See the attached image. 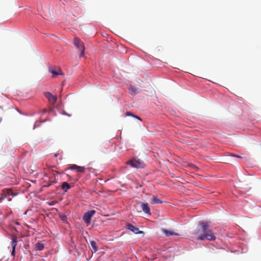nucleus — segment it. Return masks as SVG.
Here are the masks:
<instances>
[{
	"mask_svg": "<svg viewBox=\"0 0 261 261\" xmlns=\"http://www.w3.org/2000/svg\"><path fill=\"white\" fill-rule=\"evenodd\" d=\"M210 225L207 222H199L196 229L193 234L197 240L203 241L207 240L209 241H214L216 237L213 232L209 228Z\"/></svg>",
	"mask_w": 261,
	"mask_h": 261,
	"instance_id": "f257e3e1",
	"label": "nucleus"
},
{
	"mask_svg": "<svg viewBox=\"0 0 261 261\" xmlns=\"http://www.w3.org/2000/svg\"><path fill=\"white\" fill-rule=\"evenodd\" d=\"M58 174V172L56 171H54L53 169L49 168L46 169L44 172L43 180L44 182L46 183L43 186L45 187H48L54 183H56V175Z\"/></svg>",
	"mask_w": 261,
	"mask_h": 261,
	"instance_id": "f03ea898",
	"label": "nucleus"
},
{
	"mask_svg": "<svg viewBox=\"0 0 261 261\" xmlns=\"http://www.w3.org/2000/svg\"><path fill=\"white\" fill-rule=\"evenodd\" d=\"M95 213V211L94 210H91L84 214L83 219L87 225L90 223L91 218Z\"/></svg>",
	"mask_w": 261,
	"mask_h": 261,
	"instance_id": "7ed1b4c3",
	"label": "nucleus"
},
{
	"mask_svg": "<svg viewBox=\"0 0 261 261\" xmlns=\"http://www.w3.org/2000/svg\"><path fill=\"white\" fill-rule=\"evenodd\" d=\"M74 44L81 51V57L84 56L85 46L83 42L79 38H75L74 39Z\"/></svg>",
	"mask_w": 261,
	"mask_h": 261,
	"instance_id": "20e7f679",
	"label": "nucleus"
},
{
	"mask_svg": "<svg viewBox=\"0 0 261 261\" xmlns=\"http://www.w3.org/2000/svg\"><path fill=\"white\" fill-rule=\"evenodd\" d=\"M44 96L46 97V98H47L48 101L51 105H54L56 102L57 100V97L56 96L53 95L50 92H45Z\"/></svg>",
	"mask_w": 261,
	"mask_h": 261,
	"instance_id": "39448f33",
	"label": "nucleus"
},
{
	"mask_svg": "<svg viewBox=\"0 0 261 261\" xmlns=\"http://www.w3.org/2000/svg\"><path fill=\"white\" fill-rule=\"evenodd\" d=\"M48 71L53 74V76L55 77L58 75H62L63 72L61 70V69L60 68H49L48 69Z\"/></svg>",
	"mask_w": 261,
	"mask_h": 261,
	"instance_id": "423d86ee",
	"label": "nucleus"
},
{
	"mask_svg": "<svg viewBox=\"0 0 261 261\" xmlns=\"http://www.w3.org/2000/svg\"><path fill=\"white\" fill-rule=\"evenodd\" d=\"M127 228L133 232H134L136 234L141 233H143L142 231H140L138 228L135 227L131 224H128L127 225Z\"/></svg>",
	"mask_w": 261,
	"mask_h": 261,
	"instance_id": "0eeeda50",
	"label": "nucleus"
},
{
	"mask_svg": "<svg viewBox=\"0 0 261 261\" xmlns=\"http://www.w3.org/2000/svg\"><path fill=\"white\" fill-rule=\"evenodd\" d=\"M17 240L16 237L13 236L12 239V242H11V245L12 246V250L11 252V254L12 255H14V254H15V247L17 245Z\"/></svg>",
	"mask_w": 261,
	"mask_h": 261,
	"instance_id": "6e6552de",
	"label": "nucleus"
},
{
	"mask_svg": "<svg viewBox=\"0 0 261 261\" xmlns=\"http://www.w3.org/2000/svg\"><path fill=\"white\" fill-rule=\"evenodd\" d=\"M162 231L166 235L167 237L171 236H179L177 233L174 232L172 230H169L165 228H162Z\"/></svg>",
	"mask_w": 261,
	"mask_h": 261,
	"instance_id": "1a4fd4ad",
	"label": "nucleus"
},
{
	"mask_svg": "<svg viewBox=\"0 0 261 261\" xmlns=\"http://www.w3.org/2000/svg\"><path fill=\"white\" fill-rule=\"evenodd\" d=\"M70 169L73 170L75 169L77 170L79 172H84L85 171V167L82 166H78L76 165H74L73 166L70 167Z\"/></svg>",
	"mask_w": 261,
	"mask_h": 261,
	"instance_id": "9d476101",
	"label": "nucleus"
},
{
	"mask_svg": "<svg viewBox=\"0 0 261 261\" xmlns=\"http://www.w3.org/2000/svg\"><path fill=\"white\" fill-rule=\"evenodd\" d=\"M90 249L92 252H96L98 250V248L96 245V243L94 241H90Z\"/></svg>",
	"mask_w": 261,
	"mask_h": 261,
	"instance_id": "9b49d317",
	"label": "nucleus"
},
{
	"mask_svg": "<svg viewBox=\"0 0 261 261\" xmlns=\"http://www.w3.org/2000/svg\"><path fill=\"white\" fill-rule=\"evenodd\" d=\"M162 202V201H161L156 196H152L150 199V203L152 204L161 203Z\"/></svg>",
	"mask_w": 261,
	"mask_h": 261,
	"instance_id": "f8f14e48",
	"label": "nucleus"
},
{
	"mask_svg": "<svg viewBox=\"0 0 261 261\" xmlns=\"http://www.w3.org/2000/svg\"><path fill=\"white\" fill-rule=\"evenodd\" d=\"M34 248L36 250H42L44 248V245L41 243H37L35 245Z\"/></svg>",
	"mask_w": 261,
	"mask_h": 261,
	"instance_id": "ddd939ff",
	"label": "nucleus"
},
{
	"mask_svg": "<svg viewBox=\"0 0 261 261\" xmlns=\"http://www.w3.org/2000/svg\"><path fill=\"white\" fill-rule=\"evenodd\" d=\"M128 90L131 94H135L138 91V89L132 85L130 86Z\"/></svg>",
	"mask_w": 261,
	"mask_h": 261,
	"instance_id": "4468645a",
	"label": "nucleus"
},
{
	"mask_svg": "<svg viewBox=\"0 0 261 261\" xmlns=\"http://www.w3.org/2000/svg\"><path fill=\"white\" fill-rule=\"evenodd\" d=\"M61 187L65 192H66L71 188L70 185L67 182H63L62 184Z\"/></svg>",
	"mask_w": 261,
	"mask_h": 261,
	"instance_id": "2eb2a0df",
	"label": "nucleus"
},
{
	"mask_svg": "<svg viewBox=\"0 0 261 261\" xmlns=\"http://www.w3.org/2000/svg\"><path fill=\"white\" fill-rule=\"evenodd\" d=\"M142 162V161H141L139 159L134 158L133 159L127 161L126 163H141Z\"/></svg>",
	"mask_w": 261,
	"mask_h": 261,
	"instance_id": "dca6fc26",
	"label": "nucleus"
},
{
	"mask_svg": "<svg viewBox=\"0 0 261 261\" xmlns=\"http://www.w3.org/2000/svg\"><path fill=\"white\" fill-rule=\"evenodd\" d=\"M125 116H132V117H135V118H137V119H139V120H141V118H140L139 117H138V116H135V115H134L133 113H132L130 112H126V114H125Z\"/></svg>",
	"mask_w": 261,
	"mask_h": 261,
	"instance_id": "f3484780",
	"label": "nucleus"
},
{
	"mask_svg": "<svg viewBox=\"0 0 261 261\" xmlns=\"http://www.w3.org/2000/svg\"><path fill=\"white\" fill-rule=\"evenodd\" d=\"M60 217L63 222H65L66 221L67 217L65 215L61 214L60 215Z\"/></svg>",
	"mask_w": 261,
	"mask_h": 261,
	"instance_id": "a211bd4d",
	"label": "nucleus"
},
{
	"mask_svg": "<svg viewBox=\"0 0 261 261\" xmlns=\"http://www.w3.org/2000/svg\"><path fill=\"white\" fill-rule=\"evenodd\" d=\"M129 165H130L131 167H134V168H142V167H143V166H142L143 164H129Z\"/></svg>",
	"mask_w": 261,
	"mask_h": 261,
	"instance_id": "6ab92c4d",
	"label": "nucleus"
},
{
	"mask_svg": "<svg viewBox=\"0 0 261 261\" xmlns=\"http://www.w3.org/2000/svg\"><path fill=\"white\" fill-rule=\"evenodd\" d=\"M141 206L142 207V210L145 213H147V203H142Z\"/></svg>",
	"mask_w": 261,
	"mask_h": 261,
	"instance_id": "aec40b11",
	"label": "nucleus"
},
{
	"mask_svg": "<svg viewBox=\"0 0 261 261\" xmlns=\"http://www.w3.org/2000/svg\"><path fill=\"white\" fill-rule=\"evenodd\" d=\"M2 111H0V122H1L2 121Z\"/></svg>",
	"mask_w": 261,
	"mask_h": 261,
	"instance_id": "412c9836",
	"label": "nucleus"
},
{
	"mask_svg": "<svg viewBox=\"0 0 261 261\" xmlns=\"http://www.w3.org/2000/svg\"><path fill=\"white\" fill-rule=\"evenodd\" d=\"M147 212H148V215H150V209L148 207Z\"/></svg>",
	"mask_w": 261,
	"mask_h": 261,
	"instance_id": "4be33fe9",
	"label": "nucleus"
},
{
	"mask_svg": "<svg viewBox=\"0 0 261 261\" xmlns=\"http://www.w3.org/2000/svg\"><path fill=\"white\" fill-rule=\"evenodd\" d=\"M46 112H47V110H46V109H43V110H42V113H46Z\"/></svg>",
	"mask_w": 261,
	"mask_h": 261,
	"instance_id": "5701e85b",
	"label": "nucleus"
},
{
	"mask_svg": "<svg viewBox=\"0 0 261 261\" xmlns=\"http://www.w3.org/2000/svg\"><path fill=\"white\" fill-rule=\"evenodd\" d=\"M190 166L193 167H195L194 164H190Z\"/></svg>",
	"mask_w": 261,
	"mask_h": 261,
	"instance_id": "b1692460",
	"label": "nucleus"
},
{
	"mask_svg": "<svg viewBox=\"0 0 261 261\" xmlns=\"http://www.w3.org/2000/svg\"><path fill=\"white\" fill-rule=\"evenodd\" d=\"M64 114H65V115H68V116H71V115L67 114L66 113H64Z\"/></svg>",
	"mask_w": 261,
	"mask_h": 261,
	"instance_id": "393cba45",
	"label": "nucleus"
},
{
	"mask_svg": "<svg viewBox=\"0 0 261 261\" xmlns=\"http://www.w3.org/2000/svg\"><path fill=\"white\" fill-rule=\"evenodd\" d=\"M57 155H58V154H55V156H56V157L57 156Z\"/></svg>",
	"mask_w": 261,
	"mask_h": 261,
	"instance_id": "a878e982",
	"label": "nucleus"
},
{
	"mask_svg": "<svg viewBox=\"0 0 261 261\" xmlns=\"http://www.w3.org/2000/svg\"><path fill=\"white\" fill-rule=\"evenodd\" d=\"M1 200H2V199H1V198H0V202L1 201Z\"/></svg>",
	"mask_w": 261,
	"mask_h": 261,
	"instance_id": "bb28decb",
	"label": "nucleus"
}]
</instances>
